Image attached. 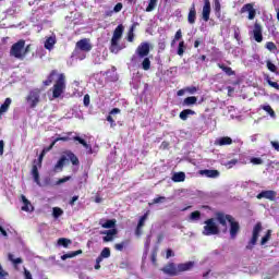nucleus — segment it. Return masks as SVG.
<instances>
[{
    "instance_id": "nucleus-42",
    "label": "nucleus",
    "mask_w": 279,
    "mask_h": 279,
    "mask_svg": "<svg viewBox=\"0 0 279 279\" xmlns=\"http://www.w3.org/2000/svg\"><path fill=\"white\" fill-rule=\"evenodd\" d=\"M149 217V213L144 214L140 220H138V228H143L145 226V221H147V218Z\"/></svg>"
},
{
    "instance_id": "nucleus-40",
    "label": "nucleus",
    "mask_w": 279,
    "mask_h": 279,
    "mask_svg": "<svg viewBox=\"0 0 279 279\" xmlns=\"http://www.w3.org/2000/svg\"><path fill=\"white\" fill-rule=\"evenodd\" d=\"M71 240L66 239V238H60L58 240V245H62V247H69V245H71Z\"/></svg>"
},
{
    "instance_id": "nucleus-34",
    "label": "nucleus",
    "mask_w": 279,
    "mask_h": 279,
    "mask_svg": "<svg viewBox=\"0 0 279 279\" xmlns=\"http://www.w3.org/2000/svg\"><path fill=\"white\" fill-rule=\"evenodd\" d=\"M121 10H123V3L119 2L114 5L113 11H108L106 13V16H112L113 12H121Z\"/></svg>"
},
{
    "instance_id": "nucleus-51",
    "label": "nucleus",
    "mask_w": 279,
    "mask_h": 279,
    "mask_svg": "<svg viewBox=\"0 0 279 279\" xmlns=\"http://www.w3.org/2000/svg\"><path fill=\"white\" fill-rule=\"evenodd\" d=\"M185 90H186L190 95H195V93H197V87H196V86L185 87Z\"/></svg>"
},
{
    "instance_id": "nucleus-47",
    "label": "nucleus",
    "mask_w": 279,
    "mask_h": 279,
    "mask_svg": "<svg viewBox=\"0 0 279 279\" xmlns=\"http://www.w3.org/2000/svg\"><path fill=\"white\" fill-rule=\"evenodd\" d=\"M250 162L252 165H263L264 161H263V159L260 157H252Z\"/></svg>"
},
{
    "instance_id": "nucleus-45",
    "label": "nucleus",
    "mask_w": 279,
    "mask_h": 279,
    "mask_svg": "<svg viewBox=\"0 0 279 279\" xmlns=\"http://www.w3.org/2000/svg\"><path fill=\"white\" fill-rule=\"evenodd\" d=\"M9 260H11V263H13L14 265H21V263H23V258L17 257L14 259V255L9 254Z\"/></svg>"
},
{
    "instance_id": "nucleus-23",
    "label": "nucleus",
    "mask_w": 279,
    "mask_h": 279,
    "mask_svg": "<svg viewBox=\"0 0 279 279\" xmlns=\"http://www.w3.org/2000/svg\"><path fill=\"white\" fill-rule=\"evenodd\" d=\"M10 106H12V98H5L4 102L0 107V117L10 110Z\"/></svg>"
},
{
    "instance_id": "nucleus-6",
    "label": "nucleus",
    "mask_w": 279,
    "mask_h": 279,
    "mask_svg": "<svg viewBox=\"0 0 279 279\" xmlns=\"http://www.w3.org/2000/svg\"><path fill=\"white\" fill-rule=\"evenodd\" d=\"M26 101L29 105V108H36L40 104V89H32L26 96Z\"/></svg>"
},
{
    "instance_id": "nucleus-59",
    "label": "nucleus",
    "mask_w": 279,
    "mask_h": 279,
    "mask_svg": "<svg viewBox=\"0 0 279 279\" xmlns=\"http://www.w3.org/2000/svg\"><path fill=\"white\" fill-rule=\"evenodd\" d=\"M71 180V177H64L62 179H59L57 184H64V182H69Z\"/></svg>"
},
{
    "instance_id": "nucleus-61",
    "label": "nucleus",
    "mask_w": 279,
    "mask_h": 279,
    "mask_svg": "<svg viewBox=\"0 0 279 279\" xmlns=\"http://www.w3.org/2000/svg\"><path fill=\"white\" fill-rule=\"evenodd\" d=\"M182 38V29H178L174 35V40H180Z\"/></svg>"
},
{
    "instance_id": "nucleus-43",
    "label": "nucleus",
    "mask_w": 279,
    "mask_h": 279,
    "mask_svg": "<svg viewBox=\"0 0 279 279\" xmlns=\"http://www.w3.org/2000/svg\"><path fill=\"white\" fill-rule=\"evenodd\" d=\"M266 66L271 73H278V68L271 61H267Z\"/></svg>"
},
{
    "instance_id": "nucleus-48",
    "label": "nucleus",
    "mask_w": 279,
    "mask_h": 279,
    "mask_svg": "<svg viewBox=\"0 0 279 279\" xmlns=\"http://www.w3.org/2000/svg\"><path fill=\"white\" fill-rule=\"evenodd\" d=\"M128 41L129 43H134V26L131 27L128 34Z\"/></svg>"
},
{
    "instance_id": "nucleus-46",
    "label": "nucleus",
    "mask_w": 279,
    "mask_h": 279,
    "mask_svg": "<svg viewBox=\"0 0 279 279\" xmlns=\"http://www.w3.org/2000/svg\"><path fill=\"white\" fill-rule=\"evenodd\" d=\"M266 49H268V51H276L278 49V46H276L274 41H268L266 43Z\"/></svg>"
},
{
    "instance_id": "nucleus-57",
    "label": "nucleus",
    "mask_w": 279,
    "mask_h": 279,
    "mask_svg": "<svg viewBox=\"0 0 279 279\" xmlns=\"http://www.w3.org/2000/svg\"><path fill=\"white\" fill-rule=\"evenodd\" d=\"M77 199H80V196H78V195L73 196V197L70 199L69 205H70V206H75V202H77Z\"/></svg>"
},
{
    "instance_id": "nucleus-58",
    "label": "nucleus",
    "mask_w": 279,
    "mask_h": 279,
    "mask_svg": "<svg viewBox=\"0 0 279 279\" xmlns=\"http://www.w3.org/2000/svg\"><path fill=\"white\" fill-rule=\"evenodd\" d=\"M171 256H175V253H173V250L168 248L166 251V258H171Z\"/></svg>"
},
{
    "instance_id": "nucleus-17",
    "label": "nucleus",
    "mask_w": 279,
    "mask_h": 279,
    "mask_svg": "<svg viewBox=\"0 0 279 279\" xmlns=\"http://www.w3.org/2000/svg\"><path fill=\"white\" fill-rule=\"evenodd\" d=\"M215 145L225 147L226 145H232V138L230 136H222L215 141Z\"/></svg>"
},
{
    "instance_id": "nucleus-3",
    "label": "nucleus",
    "mask_w": 279,
    "mask_h": 279,
    "mask_svg": "<svg viewBox=\"0 0 279 279\" xmlns=\"http://www.w3.org/2000/svg\"><path fill=\"white\" fill-rule=\"evenodd\" d=\"M123 32H125V27L123 26V24H119L114 28L113 35L111 38V44L109 47V51L111 53H119V51H121V49H123V47L119 46V41L121 40V38H123Z\"/></svg>"
},
{
    "instance_id": "nucleus-16",
    "label": "nucleus",
    "mask_w": 279,
    "mask_h": 279,
    "mask_svg": "<svg viewBox=\"0 0 279 279\" xmlns=\"http://www.w3.org/2000/svg\"><path fill=\"white\" fill-rule=\"evenodd\" d=\"M76 47L81 51H90V49H93V46L90 45V43H88V39H81V40H78L76 43Z\"/></svg>"
},
{
    "instance_id": "nucleus-19",
    "label": "nucleus",
    "mask_w": 279,
    "mask_h": 279,
    "mask_svg": "<svg viewBox=\"0 0 279 279\" xmlns=\"http://www.w3.org/2000/svg\"><path fill=\"white\" fill-rule=\"evenodd\" d=\"M199 174L205 175L206 178H219L220 173H219V170L205 169V170H201Z\"/></svg>"
},
{
    "instance_id": "nucleus-8",
    "label": "nucleus",
    "mask_w": 279,
    "mask_h": 279,
    "mask_svg": "<svg viewBox=\"0 0 279 279\" xmlns=\"http://www.w3.org/2000/svg\"><path fill=\"white\" fill-rule=\"evenodd\" d=\"M276 195H278L276 191L266 190L257 194V199H269V202H276Z\"/></svg>"
},
{
    "instance_id": "nucleus-39",
    "label": "nucleus",
    "mask_w": 279,
    "mask_h": 279,
    "mask_svg": "<svg viewBox=\"0 0 279 279\" xmlns=\"http://www.w3.org/2000/svg\"><path fill=\"white\" fill-rule=\"evenodd\" d=\"M156 5H158V0H149L146 12H154V10H156Z\"/></svg>"
},
{
    "instance_id": "nucleus-10",
    "label": "nucleus",
    "mask_w": 279,
    "mask_h": 279,
    "mask_svg": "<svg viewBox=\"0 0 279 279\" xmlns=\"http://www.w3.org/2000/svg\"><path fill=\"white\" fill-rule=\"evenodd\" d=\"M253 38L256 43H260L263 40V26L258 22L254 24Z\"/></svg>"
},
{
    "instance_id": "nucleus-50",
    "label": "nucleus",
    "mask_w": 279,
    "mask_h": 279,
    "mask_svg": "<svg viewBox=\"0 0 279 279\" xmlns=\"http://www.w3.org/2000/svg\"><path fill=\"white\" fill-rule=\"evenodd\" d=\"M124 247H125V242L114 244V250H117L118 252H123Z\"/></svg>"
},
{
    "instance_id": "nucleus-38",
    "label": "nucleus",
    "mask_w": 279,
    "mask_h": 279,
    "mask_svg": "<svg viewBox=\"0 0 279 279\" xmlns=\"http://www.w3.org/2000/svg\"><path fill=\"white\" fill-rule=\"evenodd\" d=\"M271 239V230H267L266 234L260 240V245H267V242H269Z\"/></svg>"
},
{
    "instance_id": "nucleus-62",
    "label": "nucleus",
    "mask_w": 279,
    "mask_h": 279,
    "mask_svg": "<svg viewBox=\"0 0 279 279\" xmlns=\"http://www.w3.org/2000/svg\"><path fill=\"white\" fill-rule=\"evenodd\" d=\"M234 38L238 41L241 40V31H239V28L234 31Z\"/></svg>"
},
{
    "instance_id": "nucleus-41",
    "label": "nucleus",
    "mask_w": 279,
    "mask_h": 279,
    "mask_svg": "<svg viewBox=\"0 0 279 279\" xmlns=\"http://www.w3.org/2000/svg\"><path fill=\"white\" fill-rule=\"evenodd\" d=\"M190 219L192 221H198V219H202V213L199 210H195L190 215Z\"/></svg>"
},
{
    "instance_id": "nucleus-18",
    "label": "nucleus",
    "mask_w": 279,
    "mask_h": 279,
    "mask_svg": "<svg viewBox=\"0 0 279 279\" xmlns=\"http://www.w3.org/2000/svg\"><path fill=\"white\" fill-rule=\"evenodd\" d=\"M193 267H195V262H187V263L179 264L177 269L179 274H181L182 271H191Z\"/></svg>"
},
{
    "instance_id": "nucleus-2",
    "label": "nucleus",
    "mask_w": 279,
    "mask_h": 279,
    "mask_svg": "<svg viewBox=\"0 0 279 279\" xmlns=\"http://www.w3.org/2000/svg\"><path fill=\"white\" fill-rule=\"evenodd\" d=\"M43 84L44 86H51V84H53L52 97L53 99H59V97H62V95H64V92L66 90V76L64 75V73H59L58 70H51L47 80L44 81Z\"/></svg>"
},
{
    "instance_id": "nucleus-5",
    "label": "nucleus",
    "mask_w": 279,
    "mask_h": 279,
    "mask_svg": "<svg viewBox=\"0 0 279 279\" xmlns=\"http://www.w3.org/2000/svg\"><path fill=\"white\" fill-rule=\"evenodd\" d=\"M260 232H263V223L257 222L253 228L252 238L248 241L245 250H254V245L258 243V238L260 236Z\"/></svg>"
},
{
    "instance_id": "nucleus-12",
    "label": "nucleus",
    "mask_w": 279,
    "mask_h": 279,
    "mask_svg": "<svg viewBox=\"0 0 279 279\" xmlns=\"http://www.w3.org/2000/svg\"><path fill=\"white\" fill-rule=\"evenodd\" d=\"M161 271L166 274V276H178V267H175L174 263H169L163 268H161Z\"/></svg>"
},
{
    "instance_id": "nucleus-1",
    "label": "nucleus",
    "mask_w": 279,
    "mask_h": 279,
    "mask_svg": "<svg viewBox=\"0 0 279 279\" xmlns=\"http://www.w3.org/2000/svg\"><path fill=\"white\" fill-rule=\"evenodd\" d=\"M215 217L216 218H209L205 220V226L203 228L204 236H215L220 232L219 225L222 226V228H228V223H230V236L231 239H236V234L241 232V225L239 221H236L232 215H228L223 211H216ZM216 221L219 225H217Z\"/></svg>"
},
{
    "instance_id": "nucleus-55",
    "label": "nucleus",
    "mask_w": 279,
    "mask_h": 279,
    "mask_svg": "<svg viewBox=\"0 0 279 279\" xmlns=\"http://www.w3.org/2000/svg\"><path fill=\"white\" fill-rule=\"evenodd\" d=\"M158 49L160 51H165V49H167V43L166 41H159L158 43Z\"/></svg>"
},
{
    "instance_id": "nucleus-33",
    "label": "nucleus",
    "mask_w": 279,
    "mask_h": 279,
    "mask_svg": "<svg viewBox=\"0 0 279 279\" xmlns=\"http://www.w3.org/2000/svg\"><path fill=\"white\" fill-rule=\"evenodd\" d=\"M184 51H186V45L184 44V40L179 43L177 53L182 58L184 56Z\"/></svg>"
},
{
    "instance_id": "nucleus-52",
    "label": "nucleus",
    "mask_w": 279,
    "mask_h": 279,
    "mask_svg": "<svg viewBox=\"0 0 279 279\" xmlns=\"http://www.w3.org/2000/svg\"><path fill=\"white\" fill-rule=\"evenodd\" d=\"M267 83L271 86V88H276V90H279L278 82H272L271 80L268 78Z\"/></svg>"
},
{
    "instance_id": "nucleus-9",
    "label": "nucleus",
    "mask_w": 279,
    "mask_h": 279,
    "mask_svg": "<svg viewBox=\"0 0 279 279\" xmlns=\"http://www.w3.org/2000/svg\"><path fill=\"white\" fill-rule=\"evenodd\" d=\"M136 53L138 58H147L149 56V44L148 43H142L136 49Z\"/></svg>"
},
{
    "instance_id": "nucleus-30",
    "label": "nucleus",
    "mask_w": 279,
    "mask_h": 279,
    "mask_svg": "<svg viewBox=\"0 0 279 279\" xmlns=\"http://www.w3.org/2000/svg\"><path fill=\"white\" fill-rule=\"evenodd\" d=\"M104 258H110V248L109 247L102 248V251L100 252V255L98 256V263H101V260H104Z\"/></svg>"
},
{
    "instance_id": "nucleus-4",
    "label": "nucleus",
    "mask_w": 279,
    "mask_h": 279,
    "mask_svg": "<svg viewBox=\"0 0 279 279\" xmlns=\"http://www.w3.org/2000/svg\"><path fill=\"white\" fill-rule=\"evenodd\" d=\"M23 49H25V40L20 39L17 43L12 45L10 53L11 56H13V58H16L17 60H23V58H25Z\"/></svg>"
},
{
    "instance_id": "nucleus-11",
    "label": "nucleus",
    "mask_w": 279,
    "mask_h": 279,
    "mask_svg": "<svg viewBox=\"0 0 279 279\" xmlns=\"http://www.w3.org/2000/svg\"><path fill=\"white\" fill-rule=\"evenodd\" d=\"M202 19L205 23L210 21V0L204 1Z\"/></svg>"
},
{
    "instance_id": "nucleus-35",
    "label": "nucleus",
    "mask_w": 279,
    "mask_h": 279,
    "mask_svg": "<svg viewBox=\"0 0 279 279\" xmlns=\"http://www.w3.org/2000/svg\"><path fill=\"white\" fill-rule=\"evenodd\" d=\"M150 260L155 267L158 266V248L151 251Z\"/></svg>"
},
{
    "instance_id": "nucleus-27",
    "label": "nucleus",
    "mask_w": 279,
    "mask_h": 279,
    "mask_svg": "<svg viewBox=\"0 0 279 279\" xmlns=\"http://www.w3.org/2000/svg\"><path fill=\"white\" fill-rule=\"evenodd\" d=\"M260 108H262V110L267 112V114H269V117H271V119H276V111H274V108H271V106L262 105Z\"/></svg>"
},
{
    "instance_id": "nucleus-49",
    "label": "nucleus",
    "mask_w": 279,
    "mask_h": 279,
    "mask_svg": "<svg viewBox=\"0 0 279 279\" xmlns=\"http://www.w3.org/2000/svg\"><path fill=\"white\" fill-rule=\"evenodd\" d=\"M83 104L86 108L90 106V95L86 94L83 98Z\"/></svg>"
},
{
    "instance_id": "nucleus-26",
    "label": "nucleus",
    "mask_w": 279,
    "mask_h": 279,
    "mask_svg": "<svg viewBox=\"0 0 279 279\" xmlns=\"http://www.w3.org/2000/svg\"><path fill=\"white\" fill-rule=\"evenodd\" d=\"M186 180V174L184 172H175L172 175V182H184Z\"/></svg>"
},
{
    "instance_id": "nucleus-36",
    "label": "nucleus",
    "mask_w": 279,
    "mask_h": 279,
    "mask_svg": "<svg viewBox=\"0 0 279 279\" xmlns=\"http://www.w3.org/2000/svg\"><path fill=\"white\" fill-rule=\"evenodd\" d=\"M142 69L144 71H149V69H151V60H149V58H144L143 62H142Z\"/></svg>"
},
{
    "instance_id": "nucleus-15",
    "label": "nucleus",
    "mask_w": 279,
    "mask_h": 279,
    "mask_svg": "<svg viewBox=\"0 0 279 279\" xmlns=\"http://www.w3.org/2000/svg\"><path fill=\"white\" fill-rule=\"evenodd\" d=\"M118 232L119 231L117 229L104 231L102 234H106V235L102 238V241L105 243H110V241H114V236H117Z\"/></svg>"
},
{
    "instance_id": "nucleus-31",
    "label": "nucleus",
    "mask_w": 279,
    "mask_h": 279,
    "mask_svg": "<svg viewBox=\"0 0 279 279\" xmlns=\"http://www.w3.org/2000/svg\"><path fill=\"white\" fill-rule=\"evenodd\" d=\"M53 45H56V38L48 37L45 41V49L51 51V49H53Z\"/></svg>"
},
{
    "instance_id": "nucleus-32",
    "label": "nucleus",
    "mask_w": 279,
    "mask_h": 279,
    "mask_svg": "<svg viewBox=\"0 0 279 279\" xmlns=\"http://www.w3.org/2000/svg\"><path fill=\"white\" fill-rule=\"evenodd\" d=\"M62 215H64V210H62V208H60V207H53L52 208V217L54 219H58V218L62 217Z\"/></svg>"
},
{
    "instance_id": "nucleus-24",
    "label": "nucleus",
    "mask_w": 279,
    "mask_h": 279,
    "mask_svg": "<svg viewBox=\"0 0 279 279\" xmlns=\"http://www.w3.org/2000/svg\"><path fill=\"white\" fill-rule=\"evenodd\" d=\"M73 141H76L77 143H80V145H83V147H85V149H88L89 154H93V146H90L88 143H86L84 138H82L80 136H74Z\"/></svg>"
},
{
    "instance_id": "nucleus-60",
    "label": "nucleus",
    "mask_w": 279,
    "mask_h": 279,
    "mask_svg": "<svg viewBox=\"0 0 279 279\" xmlns=\"http://www.w3.org/2000/svg\"><path fill=\"white\" fill-rule=\"evenodd\" d=\"M107 121L110 123L111 128H114L117 125V123H114V119L112 118V116H108Z\"/></svg>"
},
{
    "instance_id": "nucleus-44",
    "label": "nucleus",
    "mask_w": 279,
    "mask_h": 279,
    "mask_svg": "<svg viewBox=\"0 0 279 279\" xmlns=\"http://www.w3.org/2000/svg\"><path fill=\"white\" fill-rule=\"evenodd\" d=\"M214 10L216 14H221V2L219 0H214Z\"/></svg>"
},
{
    "instance_id": "nucleus-37",
    "label": "nucleus",
    "mask_w": 279,
    "mask_h": 279,
    "mask_svg": "<svg viewBox=\"0 0 279 279\" xmlns=\"http://www.w3.org/2000/svg\"><path fill=\"white\" fill-rule=\"evenodd\" d=\"M117 226V219L107 220L105 223H101V228H114Z\"/></svg>"
},
{
    "instance_id": "nucleus-53",
    "label": "nucleus",
    "mask_w": 279,
    "mask_h": 279,
    "mask_svg": "<svg viewBox=\"0 0 279 279\" xmlns=\"http://www.w3.org/2000/svg\"><path fill=\"white\" fill-rule=\"evenodd\" d=\"M47 154L41 150L39 157H38V167H43V158H45Z\"/></svg>"
},
{
    "instance_id": "nucleus-20",
    "label": "nucleus",
    "mask_w": 279,
    "mask_h": 279,
    "mask_svg": "<svg viewBox=\"0 0 279 279\" xmlns=\"http://www.w3.org/2000/svg\"><path fill=\"white\" fill-rule=\"evenodd\" d=\"M218 69H221V71H223V73H226V75H228L229 77L232 75H236V72H234V70H232V68L223 64V63H217Z\"/></svg>"
},
{
    "instance_id": "nucleus-7",
    "label": "nucleus",
    "mask_w": 279,
    "mask_h": 279,
    "mask_svg": "<svg viewBox=\"0 0 279 279\" xmlns=\"http://www.w3.org/2000/svg\"><path fill=\"white\" fill-rule=\"evenodd\" d=\"M248 12L247 19L248 21H254L256 19V9H254V4L246 3L241 8V14Z\"/></svg>"
},
{
    "instance_id": "nucleus-64",
    "label": "nucleus",
    "mask_w": 279,
    "mask_h": 279,
    "mask_svg": "<svg viewBox=\"0 0 279 279\" xmlns=\"http://www.w3.org/2000/svg\"><path fill=\"white\" fill-rule=\"evenodd\" d=\"M271 146L274 147V149H276V151H279V143L278 142H271Z\"/></svg>"
},
{
    "instance_id": "nucleus-14",
    "label": "nucleus",
    "mask_w": 279,
    "mask_h": 279,
    "mask_svg": "<svg viewBox=\"0 0 279 279\" xmlns=\"http://www.w3.org/2000/svg\"><path fill=\"white\" fill-rule=\"evenodd\" d=\"M21 199L23 204L21 210L24 213H34V205H32V202H29L25 195H21Z\"/></svg>"
},
{
    "instance_id": "nucleus-22",
    "label": "nucleus",
    "mask_w": 279,
    "mask_h": 279,
    "mask_svg": "<svg viewBox=\"0 0 279 279\" xmlns=\"http://www.w3.org/2000/svg\"><path fill=\"white\" fill-rule=\"evenodd\" d=\"M32 175L34 178V182L40 186V173L38 172V166L37 165H33L32 167Z\"/></svg>"
},
{
    "instance_id": "nucleus-21",
    "label": "nucleus",
    "mask_w": 279,
    "mask_h": 279,
    "mask_svg": "<svg viewBox=\"0 0 279 279\" xmlns=\"http://www.w3.org/2000/svg\"><path fill=\"white\" fill-rule=\"evenodd\" d=\"M191 116H195V111L193 109H184L180 112L179 118L181 121H186Z\"/></svg>"
},
{
    "instance_id": "nucleus-56",
    "label": "nucleus",
    "mask_w": 279,
    "mask_h": 279,
    "mask_svg": "<svg viewBox=\"0 0 279 279\" xmlns=\"http://www.w3.org/2000/svg\"><path fill=\"white\" fill-rule=\"evenodd\" d=\"M165 199H166L165 196H159L153 199V204H161V202H165Z\"/></svg>"
},
{
    "instance_id": "nucleus-13",
    "label": "nucleus",
    "mask_w": 279,
    "mask_h": 279,
    "mask_svg": "<svg viewBox=\"0 0 279 279\" xmlns=\"http://www.w3.org/2000/svg\"><path fill=\"white\" fill-rule=\"evenodd\" d=\"M195 21H197V9L195 8V3H192L187 14V23L195 25Z\"/></svg>"
},
{
    "instance_id": "nucleus-54",
    "label": "nucleus",
    "mask_w": 279,
    "mask_h": 279,
    "mask_svg": "<svg viewBox=\"0 0 279 279\" xmlns=\"http://www.w3.org/2000/svg\"><path fill=\"white\" fill-rule=\"evenodd\" d=\"M68 258H75L74 255H73V252L66 253V254L61 256V260H66Z\"/></svg>"
},
{
    "instance_id": "nucleus-63",
    "label": "nucleus",
    "mask_w": 279,
    "mask_h": 279,
    "mask_svg": "<svg viewBox=\"0 0 279 279\" xmlns=\"http://www.w3.org/2000/svg\"><path fill=\"white\" fill-rule=\"evenodd\" d=\"M24 277H25V279H33L32 272H29V270H27L26 268H24Z\"/></svg>"
},
{
    "instance_id": "nucleus-29",
    "label": "nucleus",
    "mask_w": 279,
    "mask_h": 279,
    "mask_svg": "<svg viewBox=\"0 0 279 279\" xmlns=\"http://www.w3.org/2000/svg\"><path fill=\"white\" fill-rule=\"evenodd\" d=\"M195 104H197V97L195 96H189L183 100V106H195Z\"/></svg>"
},
{
    "instance_id": "nucleus-28",
    "label": "nucleus",
    "mask_w": 279,
    "mask_h": 279,
    "mask_svg": "<svg viewBox=\"0 0 279 279\" xmlns=\"http://www.w3.org/2000/svg\"><path fill=\"white\" fill-rule=\"evenodd\" d=\"M64 162H66V156H61V158L54 165V171H62L64 168Z\"/></svg>"
},
{
    "instance_id": "nucleus-25",
    "label": "nucleus",
    "mask_w": 279,
    "mask_h": 279,
    "mask_svg": "<svg viewBox=\"0 0 279 279\" xmlns=\"http://www.w3.org/2000/svg\"><path fill=\"white\" fill-rule=\"evenodd\" d=\"M65 156L69 158V160L72 162V165H74L75 167H77V165H80V159L77 158V156H75L73 154V151L68 150L65 151Z\"/></svg>"
}]
</instances>
